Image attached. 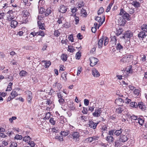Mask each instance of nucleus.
<instances>
[{
	"mask_svg": "<svg viewBox=\"0 0 147 147\" xmlns=\"http://www.w3.org/2000/svg\"><path fill=\"white\" fill-rule=\"evenodd\" d=\"M113 131L109 130L108 135L106 138V140L110 143L113 142L114 140V138L113 136Z\"/></svg>",
	"mask_w": 147,
	"mask_h": 147,
	"instance_id": "f257e3e1",
	"label": "nucleus"
},
{
	"mask_svg": "<svg viewBox=\"0 0 147 147\" xmlns=\"http://www.w3.org/2000/svg\"><path fill=\"white\" fill-rule=\"evenodd\" d=\"M133 58V56L132 55H127L123 57L121 60V63L130 62L131 61Z\"/></svg>",
	"mask_w": 147,
	"mask_h": 147,
	"instance_id": "f03ea898",
	"label": "nucleus"
},
{
	"mask_svg": "<svg viewBox=\"0 0 147 147\" xmlns=\"http://www.w3.org/2000/svg\"><path fill=\"white\" fill-rule=\"evenodd\" d=\"M7 14H9L8 15L7 20L9 21H10L13 20H14L16 17L14 13H15V12L13 11L12 10H9L7 12Z\"/></svg>",
	"mask_w": 147,
	"mask_h": 147,
	"instance_id": "7ed1b4c3",
	"label": "nucleus"
},
{
	"mask_svg": "<svg viewBox=\"0 0 147 147\" xmlns=\"http://www.w3.org/2000/svg\"><path fill=\"white\" fill-rule=\"evenodd\" d=\"M128 134L127 133H123L119 137V140L122 142H125L129 138Z\"/></svg>",
	"mask_w": 147,
	"mask_h": 147,
	"instance_id": "20e7f679",
	"label": "nucleus"
},
{
	"mask_svg": "<svg viewBox=\"0 0 147 147\" xmlns=\"http://www.w3.org/2000/svg\"><path fill=\"white\" fill-rule=\"evenodd\" d=\"M90 61V65L91 66H94L98 62L99 60L97 58L94 57H91L89 59Z\"/></svg>",
	"mask_w": 147,
	"mask_h": 147,
	"instance_id": "39448f33",
	"label": "nucleus"
},
{
	"mask_svg": "<svg viewBox=\"0 0 147 147\" xmlns=\"http://www.w3.org/2000/svg\"><path fill=\"white\" fill-rule=\"evenodd\" d=\"M138 37L140 39L144 41V40L147 38V33L141 31L138 34Z\"/></svg>",
	"mask_w": 147,
	"mask_h": 147,
	"instance_id": "423d86ee",
	"label": "nucleus"
},
{
	"mask_svg": "<svg viewBox=\"0 0 147 147\" xmlns=\"http://www.w3.org/2000/svg\"><path fill=\"white\" fill-rule=\"evenodd\" d=\"M117 22L119 25L120 26H124L126 23V21L125 19L123 18V17L121 16L119 17V18L118 19Z\"/></svg>",
	"mask_w": 147,
	"mask_h": 147,
	"instance_id": "0eeeda50",
	"label": "nucleus"
},
{
	"mask_svg": "<svg viewBox=\"0 0 147 147\" xmlns=\"http://www.w3.org/2000/svg\"><path fill=\"white\" fill-rule=\"evenodd\" d=\"M102 111L101 109H98L95 110L94 112L92 113V115L94 117H97L100 116Z\"/></svg>",
	"mask_w": 147,
	"mask_h": 147,
	"instance_id": "6e6552de",
	"label": "nucleus"
},
{
	"mask_svg": "<svg viewBox=\"0 0 147 147\" xmlns=\"http://www.w3.org/2000/svg\"><path fill=\"white\" fill-rule=\"evenodd\" d=\"M110 131H113V134H114L117 136H120L123 131V129H120L119 130H115V129H111Z\"/></svg>",
	"mask_w": 147,
	"mask_h": 147,
	"instance_id": "1a4fd4ad",
	"label": "nucleus"
},
{
	"mask_svg": "<svg viewBox=\"0 0 147 147\" xmlns=\"http://www.w3.org/2000/svg\"><path fill=\"white\" fill-rule=\"evenodd\" d=\"M138 107L141 109L142 111H144L146 110V107L145 104L142 102H139L138 104Z\"/></svg>",
	"mask_w": 147,
	"mask_h": 147,
	"instance_id": "9d476101",
	"label": "nucleus"
},
{
	"mask_svg": "<svg viewBox=\"0 0 147 147\" xmlns=\"http://www.w3.org/2000/svg\"><path fill=\"white\" fill-rule=\"evenodd\" d=\"M133 36V34L132 32L129 31H127L125 32L124 36H123V38H130L131 37Z\"/></svg>",
	"mask_w": 147,
	"mask_h": 147,
	"instance_id": "9b49d317",
	"label": "nucleus"
},
{
	"mask_svg": "<svg viewBox=\"0 0 147 147\" xmlns=\"http://www.w3.org/2000/svg\"><path fill=\"white\" fill-rule=\"evenodd\" d=\"M115 102L117 105L121 107L123 106V103L124 101L122 99L119 98L115 100Z\"/></svg>",
	"mask_w": 147,
	"mask_h": 147,
	"instance_id": "f8f14e48",
	"label": "nucleus"
},
{
	"mask_svg": "<svg viewBox=\"0 0 147 147\" xmlns=\"http://www.w3.org/2000/svg\"><path fill=\"white\" fill-rule=\"evenodd\" d=\"M92 74L94 77H98L100 76L99 73L95 68H94L92 69Z\"/></svg>",
	"mask_w": 147,
	"mask_h": 147,
	"instance_id": "ddd939ff",
	"label": "nucleus"
},
{
	"mask_svg": "<svg viewBox=\"0 0 147 147\" xmlns=\"http://www.w3.org/2000/svg\"><path fill=\"white\" fill-rule=\"evenodd\" d=\"M98 123H95L92 120H90L89 121V126L91 128H92L93 129H95Z\"/></svg>",
	"mask_w": 147,
	"mask_h": 147,
	"instance_id": "4468645a",
	"label": "nucleus"
},
{
	"mask_svg": "<svg viewBox=\"0 0 147 147\" xmlns=\"http://www.w3.org/2000/svg\"><path fill=\"white\" fill-rule=\"evenodd\" d=\"M67 10L66 7L63 5H61L60 6L59 11V12L63 13L66 12Z\"/></svg>",
	"mask_w": 147,
	"mask_h": 147,
	"instance_id": "2eb2a0df",
	"label": "nucleus"
},
{
	"mask_svg": "<svg viewBox=\"0 0 147 147\" xmlns=\"http://www.w3.org/2000/svg\"><path fill=\"white\" fill-rule=\"evenodd\" d=\"M32 93L30 91H28L27 94V99L28 103H30L31 100L32 98Z\"/></svg>",
	"mask_w": 147,
	"mask_h": 147,
	"instance_id": "dca6fc26",
	"label": "nucleus"
},
{
	"mask_svg": "<svg viewBox=\"0 0 147 147\" xmlns=\"http://www.w3.org/2000/svg\"><path fill=\"white\" fill-rule=\"evenodd\" d=\"M65 21V18L63 16H60L59 18H58V20L57 21V22L59 24L64 23Z\"/></svg>",
	"mask_w": 147,
	"mask_h": 147,
	"instance_id": "f3484780",
	"label": "nucleus"
},
{
	"mask_svg": "<svg viewBox=\"0 0 147 147\" xmlns=\"http://www.w3.org/2000/svg\"><path fill=\"white\" fill-rule=\"evenodd\" d=\"M131 4L136 8L139 7L140 6V3L136 0L133 1Z\"/></svg>",
	"mask_w": 147,
	"mask_h": 147,
	"instance_id": "a211bd4d",
	"label": "nucleus"
},
{
	"mask_svg": "<svg viewBox=\"0 0 147 147\" xmlns=\"http://www.w3.org/2000/svg\"><path fill=\"white\" fill-rule=\"evenodd\" d=\"M72 136L73 139L77 140L79 138L80 136L79 133L77 132H74L72 134Z\"/></svg>",
	"mask_w": 147,
	"mask_h": 147,
	"instance_id": "6ab92c4d",
	"label": "nucleus"
},
{
	"mask_svg": "<svg viewBox=\"0 0 147 147\" xmlns=\"http://www.w3.org/2000/svg\"><path fill=\"white\" fill-rule=\"evenodd\" d=\"M125 109V108L123 106L119 107L116 109V112L118 113H121Z\"/></svg>",
	"mask_w": 147,
	"mask_h": 147,
	"instance_id": "aec40b11",
	"label": "nucleus"
},
{
	"mask_svg": "<svg viewBox=\"0 0 147 147\" xmlns=\"http://www.w3.org/2000/svg\"><path fill=\"white\" fill-rule=\"evenodd\" d=\"M141 31L147 33V24H144L141 26Z\"/></svg>",
	"mask_w": 147,
	"mask_h": 147,
	"instance_id": "412c9836",
	"label": "nucleus"
},
{
	"mask_svg": "<svg viewBox=\"0 0 147 147\" xmlns=\"http://www.w3.org/2000/svg\"><path fill=\"white\" fill-rule=\"evenodd\" d=\"M38 26L39 28L40 29H41L42 30H45V28L44 26L45 24L43 23H42L38 21Z\"/></svg>",
	"mask_w": 147,
	"mask_h": 147,
	"instance_id": "4be33fe9",
	"label": "nucleus"
},
{
	"mask_svg": "<svg viewBox=\"0 0 147 147\" xmlns=\"http://www.w3.org/2000/svg\"><path fill=\"white\" fill-rule=\"evenodd\" d=\"M103 40L104 38H102L99 40L98 43V48H101L102 47L103 45Z\"/></svg>",
	"mask_w": 147,
	"mask_h": 147,
	"instance_id": "5701e85b",
	"label": "nucleus"
},
{
	"mask_svg": "<svg viewBox=\"0 0 147 147\" xmlns=\"http://www.w3.org/2000/svg\"><path fill=\"white\" fill-rule=\"evenodd\" d=\"M69 133V131L68 130H66L65 131H62L60 133V134L64 136H67Z\"/></svg>",
	"mask_w": 147,
	"mask_h": 147,
	"instance_id": "b1692460",
	"label": "nucleus"
},
{
	"mask_svg": "<svg viewBox=\"0 0 147 147\" xmlns=\"http://www.w3.org/2000/svg\"><path fill=\"white\" fill-rule=\"evenodd\" d=\"M11 26L12 27L15 28L16 27L17 25L18 22L17 21L14 20L11 21Z\"/></svg>",
	"mask_w": 147,
	"mask_h": 147,
	"instance_id": "393cba45",
	"label": "nucleus"
},
{
	"mask_svg": "<svg viewBox=\"0 0 147 147\" xmlns=\"http://www.w3.org/2000/svg\"><path fill=\"white\" fill-rule=\"evenodd\" d=\"M11 95L14 98L18 95V94L15 90H13L11 93Z\"/></svg>",
	"mask_w": 147,
	"mask_h": 147,
	"instance_id": "a878e982",
	"label": "nucleus"
},
{
	"mask_svg": "<svg viewBox=\"0 0 147 147\" xmlns=\"http://www.w3.org/2000/svg\"><path fill=\"white\" fill-rule=\"evenodd\" d=\"M31 138L29 136H25L23 138V140L26 142H27L28 143L30 142V141Z\"/></svg>",
	"mask_w": 147,
	"mask_h": 147,
	"instance_id": "bb28decb",
	"label": "nucleus"
},
{
	"mask_svg": "<svg viewBox=\"0 0 147 147\" xmlns=\"http://www.w3.org/2000/svg\"><path fill=\"white\" fill-rule=\"evenodd\" d=\"M51 8H49L47 9L46 11H45L44 13L46 16H48L51 13Z\"/></svg>",
	"mask_w": 147,
	"mask_h": 147,
	"instance_id": "cd10ccee",
	"label": "nucleus"
},
{
	"mask_svg": "<svg viewBox=\"0 0 147 147\" xmlns=\"http://www.w3.org/2000/svg\"><path fill=\"white\" fill-rule=\"evenodd\" d=\"M27 74V72L24 70H22L20 73V75L21 76L25 77Z\"/></svg>",
	"mask_w": 147,
	"mask_h": 147,
	"instance_id": "c85d7f7f",
	"label": "nucleus"
},
{
	"mask_svg": "<svg viewBox=\"0 0 147 147\" xmlns=\"http://www.w3.org/2000/svg\"><path fill=\"white\" fill-rule=\"evenodd\" d=\"M61 58L62 60L63 61H66L67 58V55L63 54L61 55Z\"/></svg>",
	"mask_w": 147,
	"mask_h": 147,
	"instance_id": "c756f323",
	"label": "nucleus"
},
{
	"mask_svg": "<svg viewBox=\"0 0 147 147\" xmlns=\"http://www.w3.org/2000/svg\"><path fill=\"white\" fill-rule=\"evenodd\" d=\"M138 104L137 102H131L130 103V106L131 107L135 108L138 107Z\"/></svg>",
	"mask_w": 147,
	"mask_h": 147,
	"instance_id": "7c9ffc66",
	"label": "nucleus"
},
{
	"mask_svg": "<svg viewBox=\"0 0 147 147\" xmlns=\"http://www.w3.org/2000/svg\"><path fill=\"white\" fill-rule=\"evenodd\" d=\"M137 121L141 125H143L144 123V120L143 119L139 118L138 119ZM136 122H137V121Z\"/></svg>",
	"mask_w": 147,
	"mask_h": 147,
	"instance_id": "2f4dec72",
	"label": "nucleus"
},
{
	"mask_svg": "<svg viewBox=\"0 0 147 147\" xmlns=\"http://www.w3.org/2000/svg\"><path fill=\"white\" fill-rule=\"evenodd\" d=\"M23 1L24 3H25V6L26 7L30 6L31 4L30 2V1L28 0H23Z\"/></svg>",
	"mask_w": 147,
	"mask_h": 147,
	"instance_id": "473e14b6",
	"label": "nucleus"
},
{
	"mask_svg": "<svg viewBox=\"0 0 147 147\" xmlns=\"http://www.w3.org/2000/svg\"><path fill=\"white\" fill-rule=\"evenodd\" d=\"M23 16L24 17H27L29 15V12L26 9H24L23 11Z\"/></svg>",
	"mask_w": 147,
	"mask_h": 147,
	"instance_id": "72a5a7b5",
	"label": "nucleus"
},
{
	"mask_svg": "<svg viewBox=\"0 0 147 147\" xmlns=\"http://www.w3.org/2000/svg\"><path fill=\"white\" fill-rule=\"evenodd\" d=\"M135 11V9L132 8V7L130 8V7H129V9L128 10V12L130 14H133L134 13Z\"/></svg>",
	"mask_w": 147,
	"mask_h": 147,
	"instance_id": "f704fd0d",
	"label": "nucleus"
},
{
	"mask_svg": "<svg viewBox=\"0 0 147 147\" xmlns=\"http://www.w3.org/2000/svg\"><path fill=\"white\" fill-rule=\"evenodd\" d=\"M123 30L122 28H119L118 30H117L116 35L117 36H118L121 34L123 32Z\"/></svg>",
	"mask_w": 147,
	"mask_h": 147,
	"instance_id": "c9c22d12",
	"label": "nucleus"
},
{
	"mask_svg": "<svg viewBox=\"0 0 147 147\" xmlns=\"http://www.w3.org/2000/svg\"><path fill=\"white\" fill-rule=\"evenodd\" d=\"M71 16H73L74 17H75V21L76 22V24H78V23L79 22V19L78 17L76 16V13H75L74 14V15H71Z\"/></svg>",
	"mask_w": 147,
	"mask_h": 147,
	"instance_id": "e433bc0d",
	"label": "nucleus"
},
{
	"mask_svg": "<svg viewBox=\"0 0 147 147\" xmlns=\"http://www.w3.org/2000/svg\"><path fill=\"white\" fill-rule=\"evenodd\" d=\"M12 83L10 82L8 84L7 89L6 90V91H10L12 90L11 86L12 85Z\"/></svg>",
	"mask_w": 147,
	"mask_h": 147,
	"instance_id": "4c0bfd02",
	"label": "nucleus"
},
{
	"mask_svg": "<svg viewBox=\"0 0 147 147\" xmlns=\"http://www.w3.org/2000/svg\"><path fill=\"white\" fill-rule=\"evenodd\" d=\"M61 77L64 80L66 81L67 80V74L65 72H64L62 74Z\"/></svg>",
	"mask_w": 147,
	"mask_h": 147,
	"instance_id": "58836bf2",
	"label": "nucleus"
},
{
	"mask_svg": "<svg viewBox=\"0 0 147 147\" xmlns=\"http://www.w3.org/2000/svg\"><path fill=\"white\" fill-rule=\"evenodd\" d=\"M123 47L120 43H118L117 44L116 48L118 50H122L123 49Z\"/></svg>",
	"mask_w": 147,
	"mask_h": 147,
	"instance_id": "ea45409f",
	"label": "nucleus"
},
{
	"mask_svg": "<svg viewBox=\"0 0 147 147\" xmlns=\"http://www.w3.org/2000/svg\"><path fill=\"white\" fill-rule=\"evenodd\" d=\"M75 50L73 46H69L68 47V51L70 52H72L74 51Z\"/></svg>",
	"mask_w": 147,
	"mask_h": 147,
	"instance_id": "a19ab883",
	"label": "nucleus"
},
{
	"mask_svg": "<svg viewBox=\"0 0 147 147\" xmlns=\"http://www.w3.org/2000/svg\"><path fill=\"white\" fill-rule=\"evenodd\" d=\"M122 16L123 17V18H125L128 21L130 20L129 15L128 13H126V12Z\"/></svg>",
	"mask_w": 147,
	"mask_h": 147,
	"instance_id": "79ce46f5",
	"label": "nucleus"
},
{
	"mask_svg": "<svg viewBox=\"0 0 147 147\" xmlns=\"http://www.w3.org/2000/svg\"><path fill=\"white\" fill-rule=\"evenodd\" d=\"M113 3H111L108 5V6L107 7V9L106 10V11L107 12H109L111 8V7L113 5Z\"/></svg>",
	"mask_w": 147,
	"mask_h": 147,
	"instance_id": "37998d69",
	"label": "nucleus"
},
{
	"mask_svg": "<svg viewBox=\"0 0 147 147\" xmlns=\"http://www.w3.org/2000/svg\"><path fill=\"white\" fill-rule=\"evenodd\" d=\"M22 138V137L21 135L18 134L16 135L14 138V139L17 140H21Z\"/></svg>",
	"mask_w": 147,
	"mask_h": 147,
	"instance_id": "c03bdc74",
	"label": "nucleus"
},
{
	"mask_svg": "<svg viewBox=\"0 0 147 147\" xmlns=\"http://www.w3.org/2000/svg\"><path fill=\"white\" fill-rule=\"evenodd\" d=\"M111 42H113L114 44H115L117 41L116 37L115 36H111Z\"/></svg>",
	"mask_w": 147,
	"mask_h": 147,
	"instance_id": "a18cd8bd",
	"label": "nucleus"
},
{
	"mask_svg": "<svg viewBox=\"0 0 147 147\" xmlns=\"http://www.w3.org/2000/svg\"><path fill=\"white\" fill-rule=\"evenodd\" d=\"M45 3V1L44 0H40L38 2V7L40 6V7H41L42 5L44 4Z\"/></svg>",
	"mask_w": 147,
	"mask_h": 147,
	"instance_id": "49530a36",
	"label": "nucleus"
},
{
	"mask_svg": "<svg viewBox=\"0 0 147 147\" xmlns=\"http://www.w3.org/2000/svg\"><path fill=\"white\" fill-rule=\"evenodd\" d=\"M104 11V9L102 7H100L98 11V15H100Z\"/></svg>",
	"mask_w": 147,
	"mask_h": 147,
	"instance_id": "de8ad7c7",
	"label": "nucleus"
},
{
	"mask_svg": "<svg viewBox=\"0 0 147 147\" xmlns=\"http://www.w3.org/2000/svg\"><path fill=\"white\" fill-rule=\"evenodd\" d=\"M38 32V35L41 36H45V33L44 32L41 30H40Z\"/></svg>",
	"mask_w": 147,
	"mask_h": 147,
	"instance_id": "09e8293b",
	"label": "nucleus"
},
{
	"mask_svg": "<svg viewBox=\"0 0 147 147\" xmlns=\"http://www.w3.org/2000/svg\"><path fill=\"white\" fill-rule=\"evenodd\" d=\"M125 13L126 12L123 9H121L120 10V12L119 15H118L117 16H118L119 15H120L122 16H123Z\"/></svg>",
	"mask_w": 147,
	"mask_h": 147,
	"instance_id": "8fccbe9b",
	"label": "nucleus"
},
{
	"mask_svg": "<svg viewBox=\"0 0 147 147\" xmlns=\"http://www.w3.org/2000/svg\"><path fill=\"white\" fill-rule=\"evenodd\" d=\"M81 53L80 52H78L76 55V58L77 59H79L81 57V55H80Z\"/></svg>",
	"mask_w": 147,
	"mask_h": 147,
	"instance_id": "3c124183",
	"label": "nucleus"
},
{
	"mask_svg": "<svg viewBox=\"0 0 147 147\" xmlns=\"http://www.w3.org/2000/svg\"><path fill=\"white\" fill-rule=\"evenodd\" d=\"M63 136H56L55 137V138L57 139H58V140L60 141H62L63 140Z\"/></svg>",
	"mask_w": 147,
	"mask_h": 147,
	"instance_id": "603ef678",
	"label": "nucleus"
},
{
	"mask_svg": "<svg viewBox=\"0 0 147 147\" xmlns=\"http://www.w3.org/2000/svg\"><path fill=\"white\" fill-rule=\"evenodd\" d=\"M63 27L67 28H69L70 26L69 24L67 22H66L63 24Z\"/></svg>",
	"mask_w": 147,
	"mask_h": 147,
	"instance_id": "864d4df0",
	"label": "nucleus"
},
{
	"mask_svg": "<svg viewBox=\"0 0 147 147\" xmlns=\"http://www.w3.org/2000/svg\"><path fill=\"white\" fill-rule=\"evenodd\" d=\"M60 33L59 32L58 30H56L55 31L54 34L56 36H58L60 35Z\"/></svg>",
	"mask_w": 147,
	"mask_h": 147,
	"instance_id": "5fc2aeb1",
	"label": "nucleus"
},
{
	"mask_svg": "<svg viewBox=\"0 0 147 147\" xmlns=\"http://www.w3.org/2000/svg\"><path fill=\"white\" fill-rule=\"evenodd\" d=\"M17 144L16 142H13L11 144L10 147H17Z\"/></svg>",
	"mask_w": 147,
	"mask_h": 147,
	"instance_id": "6e6d98bb",
	"label": "nucleus"
},
{
	"mask_svg": "<svg viewBox=\"0 0 147 147\" xmlns=\"http://www.w3.org/2000/svg\"><path fill=\"white\" fill-rule=\"evenodd\" d=\"M45 11V9L42 7H40V8L39 10V12L40 13H43Z\"/></svg>",
	"mask_w": 147,
	"mask_h": 147,
	"instance_id": "4d7b16f0",
	"label": "nucleus"
},
{
	"mask_svg": "<svg viewBox=\"0 0 147 147\" xmlns=\"http://www.w3.org/2000/svg\"><path fill=\"white\" fill-rule=\"evenodd\" d=\"M51 65V62L49 61H46L45 64V67H48Z\"/></svg>",
	"mask_w": 147,
	"mask_h": 147,
	"instance_id": "13d9d810",
	"label": "nucleus"
},
{
	"mask_svg": "<svg viewBox=\"0 0 147 147\" xmlns=\"http://www.w3.org/2000/svg\"><path fill=\"white\" fill-rule=\"evenodd\" d=\"M84 3L83 2L80 1V2L79 3L78 5V6L79 8H81L83 6H84Z\"/></svg>",
	"mask_w": 147,
	"mask_h": 147,
	"instance_id": "bf43d9fd",
	"label": "nucleus"
},
{
	"mask_svg": "<svg viewBox=\"0 0 147 147\" xmlns=\"http://www.w3.org/2000/svg\"><path fill=\"white\" fill-rule=\"evenodd\" d=\"M81 13L84 16H86L87 15V13L86 11L83 8L81 10Z\"/></svg>",
	"mask_w": 147,
	"mask_h": 147,
	"instance_id": "052dcab7",
	"label": "nucleus"
},
{
	"mask_svg": "<svg viewBox=\"0 0 147 147\" xmlns=\"http://www.w3.org/2000/svg\"><path fill=\"white\" fill-rule=\"evenodd\" d=\"M83 109L82 111V112L84 114H87L88 113V110L87 109V108H86L83 107Z\"/></svg>",
	"mask_w": 147,
	"mask_h": 147,
	"instance_id": "680f3d73",
	"label": "nucleus"
},
{
	"mask_svg": "<svg viewBox=\"0 0 147 147\" xmlns=\"http://www.w3.org/2000/svg\"><path fill=\"white\" fill-rule=\"evenodd\" d=\"M28 144H29L31 147H34L35 146V144L33 141H30V142L28 143Z\"/></svg>",
	"mask_w": 147,
	"mask_h": 147,
	"instance_id": "e2e57ef3",
	"label": "nucleus"
},
{
	"mask_svg": "<svg viewBox=\"0 0 147 147\" xmlns=\"http://www.w3.org/2000/svg\"><path fill=\"white\" fill-rule=\"evenodd\" d=\"M50 122L52 125L55 124V121L54 120L53 118H51L49 120Z\"/></svg>",
	"mask_w": 147,
	"mask_h": 147,
	"instance_id": "0e129e2a",
	"label": "nucleus"
},
{
	"mask_svg": "<svg viewBox=\"0 0 147 147\" xmlns=\"http://www.w3.org/2000/svg\"><path fill=\"white\" fill-rule=\"evenodd\" d=\"M134 92L135 95H138L139 93V90L138 89H135Z\"/></svg>",
	"mask_w": 147,
	"mask_h": 147,
	"instance_id": "69168bd1",
	"label": "nucleus"
},
{
	"mask_svg": "<svg viewBox=\"0 0 147 147\" xmlns=\"http://www.w3.org/2000/svg\"><path fill=\"white\" fill-rule=\"evenodd\" d=\"M95 20L98 22H101L102 20L101 18L100 17L97 16L95 18Z\"/></svg>",
	"mask_w": 147,
	"mask_h": 147,
	"instance_id": "338daca9",
	"label": "nucleus"
},
{
	"mask_svg": "<svg viewBox=\"0 0 147 147\" xmlns=\"http://www.w3.org/2000/svg\"><path fill=\"white\" fill-rule=\"evenodd\" d=\"M84 104L86 106H88L89 103V101L88 100L85 99L84 100Z\"/></svg>",
	"mask_w": 147,
	"mask_h": 147,
	"instance_id": "774afa93",
	"label": "nucleus"
}]
</instances>
